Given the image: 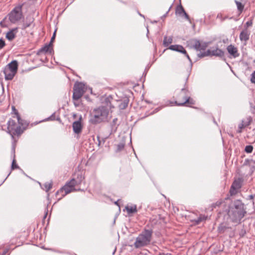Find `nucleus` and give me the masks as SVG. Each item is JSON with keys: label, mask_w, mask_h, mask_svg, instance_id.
<instances>
[{"label": "nucleus", "mask_w": 255, "mask_h": 255, "mask_svg": "<svg viewBox=\"0 0 255 255\" xmlns=\"http://www.w3.org/2000/svg\"><path fill=\"white\" fill-rule=\"evenodd\" d=\"M252 121V118L251 117H248L246 119L243 120L242 121V124L246 127L249 126Z\"/></svg>", "instance_id": "obj_28"}, {"label": "nucleus", "mask_w": 255, "mask_h": 255, "mask_svg": "<svg viewBox=\"0 0 255 255\" xmlns=\"http://www.w3.org/2000/svg\"><path fill=\"white\" fill-rule=\"evenodd\" d=\"M252 21H247L246 23V24L248 26H251L252 25Z\"/></svg>", "instance_id": "obj_42"}, {"label": "nucleus", "mask_w": 255, "mask_h": 255, "mask_svg": "<svg viewBox=\"0 0 255 255\" xmlns=\"http://www.w3.org/2000/svg\"><path fill=\"white\" fill-rule=\"evenodd\" d=\"M46 216H47V213H46V214L45 215V216H44V218H46Z\"/></svg>", "instance_id": "obj_50"}, {"label": "nucleus", "mask_w": 255, "mask_h": 255, "mask_svg": "<svg viewBox=\"0 0 255 255\" xmlns=\"http://www.w3.org/2000/svg\"><path fill=\"white\" fill-rule=\"evenodd\" d=\"M125 209L129 214L135 213L137 211L136 205H134L133 206H127L125 207Z\"/></svg>", "instance_id": "obj_23"}, {"label": "nucleus", "mask_w": 255, "mask_h": 255, "mask_svg": "<svg viewBox=\"0 0 255 255\" xmlns=\"http://www.w3.org/2000/svg\"><path fill=\"white\" fill-rule=\"evenodd\" d=\"M18 32V27L13 28L10 29L6 34L5 37L9 41H12L15 37Z\"/></svg>", "instance_id": "obj_15"}, {"label": "nucleus", "mask_w": 255, "mask_h": 255, "mask_svg": "<svg viewBox=\"0 0 255 255\" xmlns=\"http://www.w3.org/2000/svg\"><path fill=\"white\" fill-rule=\"evenodd\" d=\"M115 204H117V205H118V202H115Z\"/></svg>", "instance_id": "obj_52"}, {"label": "nucleus", "mask_w": 255, "mask_h": 255, "mask_svg": "<svg viewBox=\"0 0 255 255\" xmlns=\"http://www.w3.org/2000/svg\"><path fill=\"white\" fill-rule=\"evenodd\" d=\"M109 110L105 106H100L95 109L90 119V122L94 125L108 121Z\"/></svg>", "instance_id": "obj_2"}, {"label": "nucleus", "mask_w": 255, "mask_h": 255, "mask_svg": "<svg viewBox=\"0 0 255 255\" xmlns=\"http://www.w3.org/2000/svg\"><path fill=\"white\" fill-rule=\"evenodd\" d=\"M139 15H140L141 16L143 17H144L143 15H142V14H140V13H139Z\"/></svg>", "instance_id": "obj_49"}, {"label": "nucleus", "mask_w": 255, "mask_h": 255, "mask_svg": "<svg viewBox=\"0 0 255 255\" xmlns=\"http://www.w3.org/2000/svg\"><path fill=\"white\" fill-rule=\"evenodd\" d=\"M24 3L16 5L8 14L7 17L11 23L15 24L24 17L22 12V7Z\"/></svg>", "instance_id": "obj_5"}, {"label": "nucleus", "mask_w": 255, "mask_h": 255, "mask_svg": "<svg viewBox=\"0 0 255 255\" xmlns=\"http://www.w3.org/2000/svg\"><path fill=\"white\" fill-rule=\"evenodd\" d=\"M184 54L187 58V59H188L189 62L192 63V60H191V58H190V57H189V55L188 54V53L186 52V54Z\"/></svg>", "instance_id": "obj_41"}, {"label": "nucleus", "mask_w": 255, "mask_h": 255, "mask_svg": "<svg viewBox=\"0 0 255 255\" xmlns=\"http://www.w3.org/2000/svg\"><path fill=\"white\" fill-rule=\"evenodd\" d=\"M251 82L252 83L255 84V71L251 74Z\"/></svg>", "instance_id": "obj_37"}, {"label": "nucleus", "mask_w": 255, "mask_h": 255, "mask_svg": "<svg viewBox=\"0 0 255 255\" xmlns=\"http://www.w3.org/2000/svg\"><path fill=\"white\" fill-rule=\"evenodd\" d=\"M207 218V216L203 215H200L197 219L193 220V222H194L195 225H198L201 222L206 221Z\"/></svg>", "instance_id": "obj_25"}, {"label": "nucleus", "mask_w": 255, "mask_h": 255, "mask_svg": "<svg viewBox=\"0 0 255 255\" xmlns=\"http://www.w3.org/2000/svg\"><path fill=\"white\" fill-rule=\"evenodd\" d=\"M159 255H167V254H165V253H162V254H160Z\"/></svg>", "instance_id": "obj_48"}, {"label": "nucleus", "mask_w": 255, "mask_h": 255, "mask_svg": "<svg viewBox=\"0 0 255 255\" xmlns=\"http://www.w3.org/2000/svg\"><path fill=\"white\" fill-rule=\"evenodd\" d=\"M12 150L13 154V158L12 161L11 169L13 170L14 169L18 168L19 166L16 164V160L15 159V148L14 147H12Z\"/></svg>", "instance_id": "obj_27"}, {"label": "nucleus", "mask_w": 255, "mask_h": 255, "mask_svg": "<svg viewBox=\"0 0 255 255\" xmlns=\"http://www.w3.org/2000/svg\"><path fill=\"white\" fill-rule=\"evenodd\" d=\"M125 144L124 142L120 143L117 145L116 152H120L124 149Z\"/></svg>", "instance_id": "obj_31"}, {"label": "nucleus", "mask_w": 255, "mask_h": 255, "mask_svg": "<svg viewBox=\"0 0 255 255\" xmlns=\"http://www.w3.org/2000/svg\"><path fill=\"white\" fill-rule=\"evenodd\" d=\"M255 197V195H250L248 196V199H250V200H253L254 198ZM253 204L254 205L255 204V202H254V201L253 200Z\"/></svg>", "instance_id": "obj_39"}, {"label": "nucleus", "mask_w": 255, "mask_h": 255, "mask_svg": "<svg viewBox=\"0 0 255 255\" xmlns=\"http://www.w3.org/2000/svg\"><path fill=\"white\" fill-rule=\"evenodd\" d=\"M172 37H167L165 36L163 41V45L164 47H167L172 42Z\"/></svg>", "instance_id": "obj_24"}, {"label": "nucleus", "mask_w": 255, "mask_h": 255, "mask_svg": "<svg viewBox=\"0 0 255 255\" xmlns=\"http://www.w3.org/2000/svg\"><path fill=\"white\" fill-rule=\"evenodd\" d=\"M193 41V47L197 51L205 50L209 45L208 42H200V40L197 39H195Z\"/></svg>", "instance_id": "obj_12"}, {"label": "nucleus", "mask_w": 255, "mask_h": 255, "mask_svg": "<svg viewBox=\"0 0 255 255\" xmlns=\"http://www.w3.org/2000/svg\"><path fill=\"white\" fill-rule=\"evenodd\" d=\"M128 100L126 99L121 101V103L119 105V107L121 110L125 109L128 106Z\"/></svg>", "instance_id": "obj_26"}, {"label": "nucleus", "mask_w": 255, "mask_h": 255, "mask_svg": "<svg viewBox=\"0 0 255 255\" xmlns=\"http://www.w3.org/2000/svg\"><path fill=\"white\" fill-rule=\"evenodd\" d=\"M56 31V30H55V31L54 32V33H53L52 37L51 38V40H50V43H51V44H52V42H53V40L55 39Z\"/></svg>", "instance_id": "obj_40"}, {"label": "nucleus", "mask_w": 255, "mask_h": 255, "mask_svg": "<svg viewBox=\"0 0 255 255\" xmlns=\"http://www.w3.org/2000/svg\"><path fill=\"white\" fill-rule=\"evenodd\" d=\"M84 178V177L81 174L78 176L77 179L74 178L72 179L71 180H73L72 184H73V188H75L74 187L75 186L80 184L83 180Z\"/></svg>", "instance_id": "obj_22"}, {"label": "nucleus", "mask_w": 255, "mask_h": 255, "mask_svg": "<svg viewBox=\"0 0 255 255\" xmlns=\"http://www.w3.org/2000/svg\"><path fill=\"white\" fill-rule=\"evenodd\" d=\"M5 45V41L2 39H0V49L3 48Z\"/></svg>", "instance_id": "obj_38"}, {"label": "nucleus", "mask_w": 255, "mask_h": 255, "mask_svg": "<svg viewBox=\"0 0 255 255\" xmlns=\"http://www.w3.org/2000/svg\"><path fill=\"white\" fill-rule=\"evenodd\" d=\"M74 105L76 106H77L78 105H77L75 103H74Z\"/></svg>", "instance_id": "obj_51"}, {"label": "nucleus", "mask_w": 255, "mask_h": 255, "mask_svg": "<svg viewBox=\"0 0 255 255\" xmlns=\"http://www.w3.org/2000/svg\"><path fill=\"white\" fill-rule=\"evenodd\" d=\"M243 180L242 178H239L236 179L233 182L230 190V193L231 196L236 194L238 190L242 186Z\"/></svg>", "instance_id": "obj_11"}, {"label": "nucleus", "mask_w": 255, "mask_h": 255, "mask_svg": "<svg viewBox=\"0 0 255 255\" xmlns=\"http://www.w3.org/2000/svg\"><path fill=\"white\" fill-rule=\"evenodd\" d=\"M253 150V146L252 145H247L245 147V151L248 153H252Z\"/></svg>", "instance_id": "obj_33"}, {"label": "nucleus", "mask_w": 255, "mask_h": 255, "mask_svg": "<svg viewBox=\"0 0 255 255\" xmlns=\"http://www.w3.org/2000/svg\"><path fill=\"white\" fill-rule=\"evenodd\" d=\"M169 49L183 54H186V50L183 46L180 45H171L169 47Z\"/></svg>", "instance_id": "obj_19"}, {"label": "nucleus", "mask_w": 255, "mask_h": 255, "mask_svg": "<svg viewBox=\"0 0 255 255\" xmlns=\"http://www.w3.org/2000/svg\"><path fill=\"white\" fill-rule=\"evenodd\" d=\"M171 8V6L170 7L169 9H168V10L166 12V13L163 15V17H165L166 16V15L167 14V13H168L169 11L170 10Z\"/></svg>", "instance_id": "obj_45"}, {"label": "nucleus", "mask_w": 255, "mask_h": 255, "mask_svg": "<svg viewBox=\"0 0 255 255\" xmlns=\"http://www.w3.org/2000/svg\"><path fill=\"white\" fill-rule=\"evenodd\" d=\"M52 46V44L51 43L45 44L43 47H41L38 50L37 54L39 56L42 55L43 53H49L50 54H52L54 52Z\"/></svg>", "instance_id": "obj_13"}, {"label": "nucleus", "mask_w": 255, "mask_h": 255, "mask_svg": "<svg viewBox=\"0 0 255 255\" xmlns=\"http://www.w3.org/2000/svg\"><path fill=\"white\" fill-rule=\"evenodd\" d=\"M34 19L33 17L30 16H26L25 19L23 21L21 29L22 30H25L26 28L31 26V25L33 23Z\"/></svg>", "instance_id": "obj_17"}, {"label": "nucleus", "mask_w": 255, "mask_h": 255, "mask_svg": "<svg viewBox=\"0 0 255 255\" xmlns=\"http://www.w3.org/2000/svg\"><path fill=\"white\" fill-rule=\"evenodd\" d=\"M8 132L13 138V136L15 135L20 134L23 131L20 126L17 125L16 122L12 119H10L7 123Z\"/></svg>", "instance_id": "obj_7"}, {"label": "nucleus", "mask_w": 255, "mask_h": 255, "mask_svg": "<svg viewBox=\"0 0 255 255\" xmlns=\"http://www.w3.org/2000/svg\"><path fill=\"white\" fill-rule=\"evenodd\" d=\"M189 93V91L186 88L181 89L177 96V101L174 102L175 104L178 106H185L190 107H191V105H194L195 102L190 97Z\"/></svg>", "instance_id": "obj_3"}, {"label": "nucleus", "mask_w": 255, "mask_h": 255, "mask_svg": "<svg viewBox=\"0 0 255 255\" xmlns=\"http://www.w3.org/2000/svg\"><path fill=\"white\" fill-rule=\"evenodd\" d=\"M18 69V62L16 60H13L8 64L3 69V73L5 80H11L17 73Z\"/></svg>", "instance_id": "obj_6"}, {"label": "nucleus", "mask_w": 255, "mask_h": 255, "mask_svg": "<svg viewBox=\"0 0 255 255\" xmlns=\"http://www.w3.org/2000/svg\"><path fill=\"white\" fill-rule=\"evenodd\" d=\"M13 118H16L17 122L18 123L19 126H23L24 124L23 123V121L20 118V117L18 113V112H16L15 113V117H13Z\"/></svg>", "instance_id": "obj_29"}, {"label": "nucleus", "mask_w": 255, "mask_h": 255, "mask_svg": "<svg viewBox=\"0 0 255 255\" xmlns=\"http://www.w3.org/2000/svg\"><path fill=\"white\" fill-rule=\"evenodd\" d=\"M54 116V114H53L52 115H51V117H50L49 118V119H50V120H53V117Z\"/></svg>", "instance_id": "obj_46"}, {"label": "nucleus", "mask_w": 255, "mask_h": 255, "mask_svg": "<svg viewBox=\"0 0 255 255\" xmlns=\"http://www.w3.org/2000/svg\"><path fill=\"white\" fill-rule=\"evenodd\" d=\"M73 182V180H70L68 182L66 183V184L63 187L61 188L58 191H57L56 193V196H58V195H61V197L58 199V200L61 199L63 197L70 193L71 191L76 190L73 188V184H72Z\"/></svg>", "instance_id": "obj_10"}, {"label": "nucleus", "mask_w": 255, "mask_h": 255, "mask_svg": "<svg viewBox=\"0 0 255 255\" xmlns=\"http://www.w3.org/2000/svg\"><path fill=\"white\" fill-rule=\"evenodd\" d=\"M235 2L236 3L239 11H240L241 12H242L244 7V5L241 2H239L238 1L236 0Z\"/></svg>", "instance_id": "obj_32"}, {"label": "nucleus", "mask_w": 255, "mask_h": 255, "mask_svg": "<svg viewBox=\"0 0 255 255\" xmlns=\"http://www.w3.org/2000/svg\"><path fill=\"white\" fill-rule=\"evenodd\" d=\"M85 92V85L83 83L81 82L75 83L73 88V100H78L82 97Z\"/></svg>", "instance_id": "obj_8"}, {"label": "nucleus", "mask_w": 255, "mask_h": 255, "mask_svg": "<svg viewBox=\"0 0 255 255\" xmlns=\"http://www.w3.org/2000/svg\"><path fill=\"white\" fill-rule=\"evenodd\" d=\"M223 203V200H219L218 201H217L216 202H215V203H213L212 204V207H214L215 208L216 207H219Z\"/></svg>", "instance_id": "obj_35"}, {"label": "nucleus", "mask_w": 255, "mask_h": 255, "mask_svg": "<svg viewBox=\"0 0 255 255\" xmlns=\"http://www.w3.org/2000/svg\"><path fill=\"white\" fill-rule=\"evenodd\" d=\"M245 127L242 123L240 124L238 126V129L237 130V132L241 133L242 132V129L245 128Z\"/></svg>", "instance_id": "obj_36"}, {"label": "nucleus", "mask_w": 255, "mask_h": 255, "mask_svg": "<svg viewBox=\"0 0 255 255\" xmlns=\"http://www.w3.org/2000/svg\"><path fill=\"white\" fill-rule=\"evenodd\" d=\"M0 25L2 27H4V26H5L4 25H3L2 24V21H0Z\"/></svg>", "instance_id": "obj_47"}, {"label": "nucleus", "mask_w": 255, "mask_h": 255, "mask_svg": "<svg viewBox=\"0 0 255 255\" xmlns=\"http://www.w3.org/2000/svg\"><path fill=\"white\" fill-rule=\"evenodd\" d=\"M227 50L228 53L234 58H236L240 55V54L238 53L237 48L232 44H230L227 47Z\"/></svg>", "instance_id": "obj_18"}, {"label": "nucleus", "mask_w": 255, "mask_h": 255, "mask_svg": "<svg viewBox=\"0 0 255 255\" xmlns=\"http://www.w3.org/2000/svg\"><path fill=\"white\" fill-rule=\"evenodd\" d=\"M12 111L14 112V114L15 115V113L17 111V110L15 109V107L14 106L12 107Z\"/></svg>", "instance_id": "obj_44"}, {"label": "nucleus", "mask_w": 255, "mask_h": 255, "mask_svg": "<svg viewBox=\"0 0 255 255\" xmlns=\"http://www.w3.org/2000/svg\"><path fill=\"white\" fill-rule=\"evenodd\" d=\"M247 214L245 204L240 200H236L233 203L228 214L232 222H240Z\"/></svg>", "instance_id": "obj_1"}, {"label": "nucleus", "mask_w": 255, "mask_h": 255, "mask_svg": "<svg viewBox=\"0 0 255 255\" xmlns=\"http://www.w3.org/2000/svg\"><path fill=\"white\" fill-rule=\"evenodd\" d=\"M231 228L228 226L226 224L222 223L221 224L218 228V231L220 234H223L225 233L228 229H231Z\"/></svg>", "instance_id": "obj_20"}, {"label": "nucleus", "mask_w": 255, "mask_h": 255, "mask_svg": "<svg viewBox=\"0 0 255 255\" xmlns=\"http://www.w3.org/2000/svg\"><path fill=\"white\" fill-rule=\"evenodd\" d=\"M117 121H118V119L117 118H115L114 119H113L112 123H111V127H112V129H117Z\"/></svg>", "instance_id": "obj_34"}, {"label": "nucleus", "mask_w": 255, "mask_h": 255, "mask_svg": "<svg viewBox=\"0 0 255 255\" xmlns=\"http://www.w3.org/2000/svg\"><path fill=\"white\" fill-rule=\"evenodd\" d=\"M44 189L46 192H48L52 186V182H46L44 185Z\"/></svg>", "instance_id": "obj_30"}, {"label": "nucleus", "mask_w": 255, "mask_h": 255, "mask_svg": "<svg viewBox=\"0 0 255 255\" xmlns=\"http://www.w3.org/2000/svg\"><path fill=\"white\" fill-rule=\"evenodd\" d=\"M152 235V231L151 230L145 229L136 238L134 243L135 248L137 249L148 245L151 241Z\"/></svg>", "instance_id": "obj_4"}, {"label": "nucleus", "mask_w": 255, "mask_h": 255, "mask_svg": "<svg viewBox=\"0 0 255 255\" xmlns=\"http://www.w3.org/2000/svg\"><path fill=\"white\" fill-rule=\"evenodd\" d=\"M8 252L7 250H5L1 255H5Z\"/></svg>", "instance_id": "obj_43"}, {"label": "nucleus", "mask_w": 255, "mask_h": 255, "mask_svg": "<svg viewBox=\"0 0 255 255\" xmlns=\"http://www.w3.org/2000/svg\"><path fill=\"white\" fill-rule=\"evenodd\" d=\"M82 116H81L79 120L77 121L73 122L72 124V128L73 131L76 134H80L82 129V125L81 123Z\"/></svg>", "instance_id": "obj_14"}, {"label": "nucleus", "mask_w": 255, "mask_h": 255, "mask_svg": "<svg viewBox=\"0 0 255 255\" xmlns=\"http://www.w3.org/2000/svg\"><path fill=\"white\" fill-rule=\"evenodd\" d=\"M175 13L176 14H178L180 16H184V17L187 20L189 19V15L185 12L183 7L181 4L178 5L176 7Z\"/></svg>", "instance_id": "obj_16"}, {"label": "nucleus", "mask_w": 255, "mask_h": 255, "mask_svg": "<svg viewBox=\"0 0 255 255\" xmlns=\"http://www.w3.org/2000/svg\"><path fill=\"white\" fill-rule=\"evenodd\" d=\"M208 56H214L216 57L222 58L224 56V52L218 47H216L215 48H213L211 49H208L206 51L201 52L198 54V56L200 58H203Z\"/></svg>", "instance_id": "obj_9"}, {"label": "nucleus", "mask_w": 255, "mask_h": 255, "mask_svg": "<svg viewBox=\"0 0 255 255\" xmlns=\"http://www.w3.org/2000/svg\"><path fill=\"white\" fill-rule=\"evenodd\" d=\"M249 35L247 30H243L240 34V39L241 41H247L249 39Z\"/></svg>", "instance_id": "obj_21"}]
</instances>
